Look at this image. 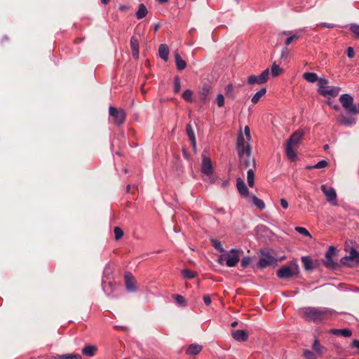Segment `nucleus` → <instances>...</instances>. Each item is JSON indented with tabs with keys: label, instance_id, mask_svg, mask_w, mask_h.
I'll return each instance as SVG.
<instances>
[{
	"label": "nucleus",
	"instance_id": "nucleus-23",
	"mask_svg": "<svg viewBox=\"0 0 359 359\" xmlns=\"http://www.w3.org/2000/svg\"><path fill=\"white\" fill-rule=\"evenodd\" d=\"M97 350V346L93 345L86 346L81 351L82 353L85 355L93 357L95 355Z\"/></svg>",
	"mask_w": 359,
	"mask_h": 359
},
{
	"label": "nucleus",
	"instance_id": "nucleus-41",
	"mask_svg": "<svg viewBox=\"0 0 359 359\" xmlns=\"http://www.w3.org/2000/svg\"><path fill=\"white\" fill-rule=\"evenodd\" d=\"M249 334L245 330H238L232 332V337H248Z\"/></svg>",
	"mask_w": 359,
	"mask_h": 359
},
{
	"label": "nucleus",
	"instance_id": "nucleus-6",
	"mask_svg": "<svg viewBox=\"0 0 359 359\" xmlns=\"http://www.w3.org/2000/svg\"><path fill=\"white\" fill-rule=\"evenodd\" d=\"M297 271V265H285L277 271V276L281 279L290 278L294 276Z\"/></svg>",
	"mask_w": 359,
	"mask_h": 359
},
{
	"label": "nucleus",
	"instance_id": "nucleus-57",
	"mask_svg": "<svg viewBox=\"0 0 359 359\" xmlns=\"http://www.w3.org/2000/svg\"><path fill=\"white\" fill-rule=\"evenodd\" d=\"M351 346L357 348L359 350V340H353L351 343Z\"/></svg>",
	"mask_w": 359,
	"mask_h": 359
},
{
	"label": "nucleus",
	"instance_id": "nucleus-4",
	"mask_svg": "<svg viewBox=\"0 0 359 359\" xmlns=\"http://www.w3.org/2000/svg\"><path fill=\"white\" fill-rule=\"evenodd\" d=\"M236 149L240 158H242L244 154L248 157H250L251 156V146L248 141L246 142L242 131H240L238 134Z\"/></svg>",
	"mask_w": 359,
	"mask_h": 359
},
{
	"label": "nucleus",
	"instance_id": "nucleus-18",
	"mask_svg": "<svg viewBox=\"0 0 359 359\" xmlns=\"http://www.w3.org/2000/svg\"><path fill=\"white\" fill-rule=\"evenodd\" d=\"M327 334L337 335L339 337H351L352 332L349 329H330L327 331Z\"/></svg>",
	"mask_w": 359,
	"mask_h": 359
},
{
	"label": "nucleus",
	"instance_id": "nucleus-26",
	"mask_svg": "<svg viewBox=\"0 0 359 359\" xmlns=\"http://www.w3.org/2000/svg\"><path fill=\"white\" fill-rule=\"evenodd\" d=\"M302 77L309 83H315L316 81L318 82L320 79L314 72H305L304 73Z\"/></svg>",
	"mask_w": 359,
	"mask_h": 359
},
{
	"label": "nucleus",
	"instance_id": "nucleus-38",
	"mask_svg": "<svg viewBox=\"0 0 359 359\" xmlns=\"http://www.w3.org/2000/svg\"><path fill=\"white\" fill-rule=\"evenodd\" d=\"M294 229L297 232L299 233L300 234L305 236L306 237L311 238V233L306 228L302 226H297L295 227Z\"/></svg>",
	"mask_w": 359,
	"mask_h": 359
},
{
	"label": "nucleus",
	"instance_id": "nucleus-21",
	"mask_svg": "<svg viewBox=\"0 0 359 359\" xmlns=\"http://www.w3.org/2000/svg\"><path fill=\"white\" fill-rule=\"evenodd\" d=\"M210 93V86L208 84L203 85L199 91V96L201 102L205 104L208 100V95Z\"/></svg>",
	"mask_w": 359,
	"mask_h": 359
},
{
	"label": "nucleus",
	"instance_id": "nucleus-56",
	"mask_svg": "<svg viewBox=\"0 0 359 359\" xmlns=\"http://www.w3.org/2000/svg\"><path fill=\"white\" fill-rule=\"evenodd\" d=\"M130 6H127V5H120L119 6V10L121 11H123V12H125V11H127L130 9Z\"/></svg>",
	"mask_w": 359,
	"mask_h": 359
},
{
	"label": "nucleus",
	"instance_id": "nucleus-1",
	"mask_svg": "<svg viewBox=\"0 0 359 359\" xmlns=\"http://www.w3.org/2000/svg\"><path fill=\"white\" fill-rule=\"evenodd\" d=\"M302 318L314 323H323L328 320L334 314V311L323 307H304L299 310Z\"/></svg>",
	"mask_w": 359,
	"mask_h": 359
},
{
	"label": "nucleus",
	"instance_id": "nucleus-35",
	"mask_svg": "<svg viewBox=\"0 0 359 359\" xmlns=\"http://www.w3.org/2000/svg\"><path fill=\"white\" fill-rule=\"evenodd\" d=\"M182 273L184 278H187V279L194 278L196 275V272L189 270V269L182 270Z\"/></svg>",
	"mask_w": 359,
	"mask_h": 359
},
{
	"label": "nucleus",
	"instance_id": "nucleus-46",
	"mask_svg": "<svg viewBox=\"0 0 359 359\" xmlns=\"http://www.w3.org/2000/svg\"><path fill=\"white\" fill-rule=\"evenodd\" d=\"M215 102L219 107H222L224 104V97L222 94H218L215 99Z\"/></svg>",
	"mask_w": 359,
	"mask_h": 359
},
{
	"label": "nucleus",
	"instance_id": "nucleus-17",
	"mask_svg": "<svg viewBox=\"0 0 359 359\" xmlns=\"http://www.w3.org/2000/svg\"><path fill=\"white\" fill-rule=\"evenodd\" d=\"M236 187L239 194L242 196L247 197L249 195V190L241 178H238L236 180Z\"/></svg>",
	"mask_w": 359,
	"mask_h": 359
},
{
	"label": "nucleus",
	"instance_id": "nucleus-24",
	"mask_svg": "<svg viewBox=\"0 0 359 359\" xmlns=\"http://www.w3.org/2000/svg\"><path fill=\"white\" fill-rule=\"evenodd\" d=\"M202 346L197 344H191L187 349V354L188 355H196L201 352Z\"/></svg>",
	"mask_w": 359,
	"mask_h": 359
},
{
	"label": "nucleus",
	"instance_id": "nucleus-27",
	"mask_svg": "<svg viewBox=\"0 0 359 359\" xmlns=\"http://www.w3.org/2000/svg\"><path fill=\"white\" fill-rule=\"evenodd\" d=\"M148 13L147 8L144 4H140L139 5L138 10L137 11L135 15L137 19H142L146 17Z\"/></svg>",
	"mask_w": 359,
	"mask_h": 359
},
{
	"label": "nucleus",
	"instance_id": "nucleus-9",
	"mask_svg": "<svg viewBox=\"0 0 359 359\" xmlns=\"http://www.w3.org/2000/svg\"><path fill=\"white\" fill-rule=\"evenodd\" d=\"M269 70L266 69L264 70L259 75H251L248 76L247 82L248 84H263L265 83L269 79Z\"/></svg>",
	"mask_w": 359,
	"mask_h": 359
},
{
	"label": "nucleus",
	"instance_id": "nucleus-2",
	"mask_svg": "<svg viewBox=\"0 0 359 359\" xmlns=\"http://www.w3.org/2000/svg\"><path fill=\"white\" fill-rule=\"evenodd\" d=\"M304 134L305 133L302 129H298L290 136L286 142L285 154L291 161L297 160L295 149L300 145Z\"/></svg>",
	"mask_w": 359,
	"mask_h": 359
},
{
	"label": "nucleus",
	"instance_id": "nucleus-50",
	"mask_svg": "<svg viewBox=\"0 0 359 359\" xmlns=\"http://www.w3.org/2000/svg\"><path fill=\"white\" fill-rule=\"evenodd\" d=\"M354 55H355V53H354L353 48L352 47H348L347 48V56L349 58H353V57H354Z\"/></svg>",
	"mask_w": 359,
	"mask_h": 359
},
{
	"label": "nucleus",
	"instance_id": "nucleus-34",
	"mask_svg": "<svg viewBox=\"0 0 359 359\" xmlns=\"http://www.w3.org/2000/svg\"><path fill=\"white\" fill-rule=\"evenodd\" d=\"M299 32H296L295 33H294L293 34H292L291 36H288L285 41V44L286 46H289L290 44H291L294 41H296V40H298L299 38H300V34L298 33Z\"/></svg>",
	"mask_w": 359,
	"mask_h": 359
},
{
	"label": "nucleus",
	"instance_id": "nucleus-61",
	"mask_svg": "<svg viewBox=\"0 0 359 359\" xmlns=\"http://www.w3.org/2000/svg\"><path fill=\"white\" fill-rule=\"evenodd\" d=\"M280 34L286 35V36H290L292 35V32L291 31H283Z\"/></svg>",
	"mask_w": 359,
	"mask_h": 359
},
{
	"label": "nucleus",
	"instance_id": "nucleus-47",
	"mask_svg": "<svg viewBox=\"0 0 359 359\" xmlns=\"http://www.w3.org/2000/svg\"><path fill=\"white\" fill-rule=\"evenodd\" d=\"M327 164L328 163L326 161L322 160V161H320L319 162H318L314 165L311 166V168H316V169H321V168H325L327 165Z\"/></svg>",
	"mask_w": 359,
	"mask_h": 359
},
{
	"label": "nucleus",
	"instance_id": "nucleus-52",
	"mask_svg": "<svg viewBox=\"0 0 359 359\" xmlns=\"http://www.w3.org/2000/svg\"><path fill=\"white\" fill-rule=\"evenodd\" d=\"M203 299L205 304L207 306L210 305L212 302L210 297L208 294L204 295Z\"/></svg>",
	"mask_w": 359,
	"mask_h": 359
},
{
	"label": "nucleus",
	"instance_id": "nucleus-44",
	"mask_svg": "<svg viewBox=\"0 0 359 359\" xmlns=\"http://www.w3.org/2000/svg\"><path fill=\"white\" fill-rule=\"evenodd\" d=\"M114 232L115 239L116 241L121 239L123 236V230L118 226H116L114 228Z\"/></svg>",
	"mask_w": 359,
	"mask_h": 359
},
{
	"label": "nucleus",
	"instance_id": "nucleus-55",
	"mask_svg": "<svg viewBox=\"0 0 359 359\" xmlns=\"http://www.w3.org/2000/svg\"><path fill=\"white\" fill-rule=\"evenodd\" d=\"M233 85L232 84H228L226 87H225V91H226V94L228 95V94H230L232 90H233Z\"/></svg>",
	"mask_w": 359,
	"mask_h": 359
},
{
	"label": "nucleus",
	"instance_id": "nucleus-12",
	"mask_svg": "<svg viewBox=\"0 0 359 359\" xmlns=\"http://www.w3.org/2000/svg\"><path fill=\"white\" fill-rule=\"evenodd\" d=\"M341 264L344 265H351L359 264V252L354 248L350 251L348 256L341 259Z\"/></svg>",
	"mask_w": 359,
	"mask_h": 359
},
{
	"label": "nucleus",
	"instance_id": "nucleus-32",
	"mask_svg": "<svg viewBox=\"0 0 359 359\" xmlns=\"http://www.w3.org/2000/svg\"><path fill=\"white\" fill-rule=\"evenodd\" d=\"M247 182L250 187H253L255 185V174L252 169H249L247 172Z\"/></svg>",
	"mask_w": 359,
	"mask_h": 359
},
{
	"label": "nucleus",
	"instance_id": "nucleus-43",
	"mask_svg": "<svg viewBox=\"0 0 359 359\" xmlns=\"http://www.w3.org/2000/svg\"><path fill=\"white\" fill-rule=\"evenodd\" d=\"M180 89H181L180 78L179 76H176L174 79V91L175 93H177L180 92Z\"/></svg>",
	"mask_w": 359,
	"mask_h": 359
},
{
	"label": "nucleus",
	"instance_id": "nucleus-39",
	"mask_svg": "<svg viewBox=\"0 0 359 359\" xmlns=\"http://www.w3.org/2000/svg\"><path fill=\"white\" fill-rule=\"evenodd\" d=\"M282 72L281 68L279 65L273 63L271 66V74L273 76H277Z\"/></svg>",
	"mask_w": 359,
	"mask_h": 359
},
{
	"label": "nucleus",
	"instance_id": "nucleus-10",
	"mask_svg": "<svg viewBox=\"0 0 359 359\" xmlns=\"http://www.w3.org/2000/svg\"><path fill=\"white\" fill-rule=\"evenodd\" d=\"M257 265L260 269H264L269 266H276L277 259L268 252H262V257L259 258Z\"/></svg>",
	"mask_w": 359,
	"mask_h": 359
},
{
	"label": "nucleus",
	"instance_id": "nucleus-29",
	"mask_svg": "<svg viewBox=\"0 0 359 359\" xmlns=\"http://www.w3.org/2000/svg\"><path fill=\"white\" fill-rule=\"evenodd\" d=\"M54 359H82L81 355L78 353H71V354H63L59 355L57 354L54 356Z\"/></svg>",
	"mask_w": 359,
	"mask_h": 359
},
{
	"label": "nucleus",
	"instance_id": "nucleus-37",
	"mask_svg": "<svg viewBox=\"0 0 359 359\" xmlns=\"http://www.w3.org/2000/svg\"><path fill=\"white\" fill-rule=\"evenodd\" d=\"M211 243L212 244V246L217 250H219L221 252H224V249L223 248L221 242L216 240V239H211Z\"/></svg>",
	"mask_w": 359,
	"mask_h": 359
},
{
	"label": "nucleus",
	"instance_id": "nucleus-42",
	"mask_svg": "<svg viewBox=\"0 0 359 359\" xmlns=\"http://www.w3.org/2000/svg\"><path fill=\"white\" fill-rule=\"evenodd\" d=\"M192 95H193V92L191 90L187 89L184 91V93L182 94V97L187 102H191L192 101Z\"/></svg>",
	"mask_w": 359,
	"mask_h": 359
},
{
	"label": "nucleus",
	"instance_id": "nucleus-64",
	"mask_svg": "<svg viewBox=\"0 0 359 359\" xmlns=\"http://www.w3.org/2000/svg\"><path fill=\"white\" fill-rule=\"evenodd\" d=\"M238 325V323L236 321H234L231 323V327H234Z\"/></svg>",
	"mask_w": 359,
	"mask_h": 359
},
{
	"label": "nucleus",
	"instance_id": "nucleus-63",
	"mask_svg": "<svg viewBox=\"0 0 359 359\" xmlns=\"http://www.w3.org/2000/svg\"><path fill=\"white\" fill-rule=\"evenodd\" d=\"M247 158H248L245 161L244 164H245V167H249V166H250V159H249V158H250V157H248V156H247Z\"/></svg>",
	"mask_w": 359,
	"mask_h": 359
},
{
	"label": "nucleus",
	"instance_id": "nucleus-20",
	"mask_svg": "<svg viewBox=\"0 0 359 359\" xmlns=\"http://www.w3.org/2000/svg\"><path fill=\"white\" fill-rule=\"evenodd\" d=\"M130 48L133 57L137 59L139 57V41L134 36L130 39Z\"/></svg>",
	"mask_w": 359,
	"mask_h": 359
},
{
	"label": "nucleus",
	"instance_id": "nucleus-5",
	"mask_svg": "<svg viewBox=\"0 0 359 359\" xmlns=\"http://www.w3.org/2000/svg\"><path fill=\"white\" fill-rule=\"evenodd\" d=\"M328 81L325 78H320L318 83V92L323 96L330 95L336 97L340 90V88L335 86H328Z\"/></svg>",
	"mask_w": 359,
	"mask_h": 359
},
{
	"label": "nucleus",
	"instance_id": "nucleus-11",
	"mask_svg": "<svg viewBox=\"0 0 359 359\" xmlns=\"http://www.w3.org/2000/svg\"><path fill=\"white\" fill-rule=\"evenodd\" d=\"M109 112V115L113 117L116 124L121 125L124 122L126 119V113L123 109H118L114 107H110Z\"/></svg>",
	"mask_w": 359,
	"mask_h": 359
},
{
	"label": "nucleus",
	"instance_id": "nucleus-25",
	"mask_svg": "<svg viewBox=\"0 0 359 359\" xmlns=\"http://www.w3.org/2000/svg\"><path fill=\"white\" fill-rule=\"evenodd\" d=\"M175 60L178 70H183L186 68L187 62L182 59V57H180L177 52L175 53Z\"/></svg>",
	"mask_w": 359,
	"mask_h": 359
},
{
	"label": "nucleus",
	"instance_id": "nucleus-19",
	"mask_svg": "<svg viewBox=\"0 0 359 359\" xmlns=\"http://www.w3.org/2000/svg\"><path fill=\"white\" fill-rule=\"evenodd\" d=\"M186 133L189 140H191L193 149L194 151L196 149V139L194 134V131L190 124L186 126Z\"/></svg>",
	"mask_w": 359,
	"mask_h": 359
},
{
	"label": "nucleus",
	"instance_id": "nucleus-59",
	"mask_svg": "<svg viewBox=\"0 0 359 359\" xmlns=\"http://www.w3.org/2000/svg\"><path fill=\"white\" fill-rule=\"evenodd\" d=\"M110 273H111V268L109 267V266H106L104 269V274L107 275V274H109Z\"/></svg>",
	"mask_w": 359,
	"mask_h": 359
},
{
	"label": "nucleus",
	"instance_id": "nucleus-13",
	"mask_svg": "<svg viewBox=\"0 0 359 359\" xmlns=\"http://www.w3.org/2000/svg\"><path fill=\"white\" fill-rule=\"evenodd\" d=\"M336 250L334 246H330L328 250L325 253V258L323 259L324 265L329 269H334L337 264L333 261L332 257L335 255Z\"/></svg>",
	"mask_w": 359,
	"mask_h": 359
},
{
	"label": "nucleus",
	"instance_id": "nucleus-22",
	"mask_svg": "<svg viewBox=\"0 0 359 359\" xmlns=\"http://www.w3.org/2000/svg\"><path fill=\"white\" fill-rule=\"evenodd\" d=\"M158 54L160 57L164 61H168L169 55V48L167 45L161 44L158 48Z\"/></svg>",
	"mask_w": 359,
	"mask_h": 359
},
{
	"label": "nucleus",
	"instance_id": "nucleus-49",
	"mask_svg": "<svg viewBox=\"0 0 359 359\" xmlns=\"http://www.w3.org/2000/svg\"><path fill=\"white\" fill-rule=\"evenodd\" d=\"M244 134L246 137L247 141L249 142L251 140L250 129L248 126H245L244 128Z\"/></svg>",
	"mask_w": 359,
	"mask_h": 359
},
{
	"label": "nucleus",
	"instance_id": "nucleus-53",
	"mask_svg": "<svg viewBox=\"0 0 359 359\" xmlns=\"http://www.w3.org/2000/svg\"><path fill=\"white\" fill-rule=\"evenodd\" d=\"M318 25L323 26V27H327L329 29H332L334 27V24H330V23H327V22H320Z\"/></svg>",
	"mask_w": 359,
	"mask_h": 359
},
{
	"label": "nucleus",
	"instance_id": "nucleus-51",
	"mask_svg": "<svg viewBox=\"0 0 359 359\" xmlns=\"http://www.w3.org/2000/svg\"><path fill=\"white\" fill-rule=\"evenodd\" d=\"M280 205L283 208H284V209L288 208V206H289L288 202L285 198H280Z\"/></svg>",
	"mask_w": 359,
	"mask_h": 359
},
{
	"label": "nucleus",
	"instance_id": "nucleus-48",
	"mask_svg": "<svg viewBox=\"0 0 359 359\" xmlns=\"http://www.w3.org/2000/svg\"><path fill=\"white\" fill-rule=\"evenodd\" d=\"M303 355L306 359H316L315 353L309 350H305Z\"/></svg>",
	"mask_w": 359,
	"mask_h": 359
},
{
	"label": "nucleus",
	"instance_id": "nucleus-36",
	"mask_svg": "<svg viewBox=\"0 0 359 359\" xmlns=\"http://www.w3.org/2000/svg\"><path fill=\"white\" fill-rule=\"evenodd\" d=\"M349 29L356 38L359 39V25L356 23H351L349 25Z\"/></svg>",
	"mask_w": 359,
	"mask_h": 359
},
{
	"label": "nucleus",
	"instance_id": "nucleus-33",
	"mask_svg": "<svg viewBox=\"0 0 359 359\" xmlns=\"http://www.w3.org/2000/svg\"><path fill=\"white\" fill-rule=\"evenodd\" d=\"M252 198L253 203L258 208H259L260 210H264L265 208V203H264V202L262 200L259 199V198H257L255 195H253L252 196Z\"/></svg>",
	"mask_w": 359,
	"mask_h": 359
},
{
	"label": "nucleus",
	"instance_id": "nucleus-7",
	"mask_svg": "<svg viewBox=\"0 0 359 359\" xmlns=\"http://www.w3.org/2000/svg\"><path fill=\"white\" fill-rule=\"evenodd\" d=\"M321 191L326 197V201L333 206L338 205L337 196L335 189L325 184L321 185Z\"/></svg>",
	"mask_w": 359,
	"mask_h": 359
},
{
	"label": "nucleus",
	"instance_id": "nucleus-54",
	"mask_svg": "<svg viewBox=\"0 0 359 359\" xmlns=\"http://www.w3.org/2000/svg\"><path fill=\"white\" fill-rule=\"evenodd\" d=\"M289 50L287 48H284L282 50V53H281V58H284V57H287V55H289Z\"/></svg>",
	"mask_w": 359,
	"mask_h": 359
},
{
	"label": "nucleus",
	"instance_id": "nucleus-8",
	"mask_svg": "<svg viewBox=\"0 0 359 359\" xmlns=\"http://www.w3.org/2000/svg\"><path fill=\"white\" fill-rule=\"evenodd\" d=\"M339 102L348 114H353L355 111L353 97L347 93L343 94L339 97Z\"/></svg>",
	"mask_w": 359,
	"mask_h": 359
},
{
	"label": "nucleus",
	"instance_id": "nucleus-30",
	"mask_svg": "<svg viewBox=\"0 0 359 359\" xmlns=\"http://www.w3.org/2000/svg\"><path fill=\"white\" fill-rule=\"evenodd\" d=\"M266 93V89L265 88H261L259 90H258L252 97L251 102L253 104H257L262 97H263Z\"/></svg>",
	"mask_w": 359,
	"mask_h": 359
},
{
	"label": "nucleus",
	"instance_id": "nucleus-31",
	"mask_svg": "<svg viewBox=\"0 0 359 359\" xmlns=\"http://www.w3.org/2000/svg\"><path fill=\"white\" fill-rule=\"evenodd\" d=\"M312 348L319 355H323L326 351V348L320 344L318 339L314 341Z\"/></svg>",
	"mask_w": 359,
	"mask_h": 359
},
{
	"label": "nucleus",
	"instance_id": "nucleus-58",
	"mask_svg": "<svg viewBox=\"0 0 359 359\" xmlns=\"http://www.w3.org/2000/svg\"><path fill=\"white\" fill-rule=\"evenodd\" d=\"M229 185V181L228 180H224V181H222L221 182V186L223 187V188H226L228 187Z\"/></svg>",
	"mask_w": 359,
	"mask_h": 359
},
{
	"label": "nucleus",
	"instance_id": "nucleus-28",
	"mask_svg": "<svg viewBox=\"0 0 359 359\" xmlns=\"http://www.w3.org/2000/svg\"><path fill=\"white\" fill-rule=\"evenodd\" d=\"M302 262L303 264L304 268L306 271H311L313 269V260L309 257H302Z\"/></svg>",
	"mask_w": 359,
	"mask_h": 359
},
{
	"label": "nucleus",
	"instance_id": "nucleus-40",
	"mask_svg": "<svg viewBox=\"0 0 359 359\" xmlns=\"http://www.w3.org/2000/svg\"><path fill=\"white\" fill-rule=\"evenodd\" d=\"M173 298L178 304L184 306H186L187 302L183 296L180 294H174Z\"/></svg>",
	"mask_w": 359,
	"mask_h": 359
},
{
	"label": "nucleus",
	"instance_id": "nucleus-60",
	"mask_svg": "<svg viewBox=\"0 0 359 359\" xmlns=\"http://www.w3.org/2000/svg\"><path fill=\"white\" fill-rule=\"evenodd\" d=\"M208 178V181L210 184H214L216 182V179H215L213 177H212V175L210 176V177H207Z\"/></svg>",
	"mask_w": 359,
	"mask_h": 359
},
{
	"label": "nucleus",
	"instance_id": "nucleus-3",
	"mask_svg": "<svg viewBox=\"0 0 359 359\" xmlns=\"http://www.w3.org/2000/svg\"><path fill=\"white\" fill-rule=\"evenodd\" d=\"M243 253V251L240 249H231L228 252L221 254L218 259L217 262L221 264H225L228 267L235 266L240 261V256Z\"/></svg>",
	"mask_w": 359,
	"mask_h": 359
},
{
	"label": "nucleus",
	"instance_id": "nucleus-45",
	"mask_svg": "<svg viewBox=\"0 0 359 359\" xmlns=\"http://www.w3.org/2000/svg\"><path fill=\"white\" fill-rule=\"evenodd\" d=\"M251 262L250 257H245L241 259V266L242 268L245 269L250 264Z\"/></svg>",
	"mask_w": 359,
	"mask_h": 359
},
{
	"label": "nucleus",
	"instance_id": "nucleus-16",
	"mask_svg": "<svg viewBox=\"0 0 359 359\" xmlns=\"http://www.w3.org/2000/svg\"><path fill=\"white\" fill-rule=\"evenodd\" d=\"M337 122L342 126L350 127L355 124L356 119L350 116H345L344 115H339L337 117Z\"/></svg>",
	"mask_w": 359,
	"mask_h": 359
},
{
	"label": "nucleus",
	"instance_id": "nucleus-14",
	"mask_svg": "<svg viewBox=\"0 0 359 359\" xmlns=\"http://www.w3.org/2000/svg\"><path fill=\"white\" fill-rule=\"evenodd\" d=\"M201 172L205 177H210L213 172L212 161L209 157L203 156L201 165Z\"/></svg>",
	"mask_w": 359,
	"mask_h": 359
},
{
	"label": "nucleus",
	"instance_id": "nucleus-62",
	"mask_svg": "<svg viewBox=\"0 0 359 359\" xmlns=\"http://www.w3.org/2000/svg\"><path fill=\"white\" fill-rule=\"evenodd\" d=\"M355 111L353 112V114L359 113V104L355 105L354 104Z\"/></svg>",
	"mask_w": 359,
	"mask_h": 359
},
{
	"label": "nucleus",
	"instance_id": "nucleus-15",
	"mask_svg": "<svg viewBox=\"0 0 359 359\" xmlns=\"http://www.w3.org/2000/svg\"><path fill=\"white\" fill-rule=\"evenodd\" d=\"M126 287L128 292L136 291L135 280L134 276L129 272H127L124 275Z\"/></svg>",
	"mask_w": 359,
	"mask_h": 359
}]
</instances>
